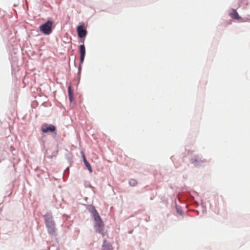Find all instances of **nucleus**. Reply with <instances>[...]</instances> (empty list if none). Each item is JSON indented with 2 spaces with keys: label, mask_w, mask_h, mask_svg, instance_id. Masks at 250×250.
<instances>
[{
  "label": "nucleus",
  "mask_w": 250,
  "mask_h": 250,
  "mask_svg": "<svg viewBox=\"0 0 250 250\" xmlns=\"http://www.w3.org/2000/svg\"><path fill=\"white\" fill-rule=\"evenodd\" d=\"M45 222L48 233L51 235H54L55 233V223L52 220V216H45Z\"/></svg>",
  "instance_id": "1"
},
{
  "label": "nucleus",
  "mask_w": 250,
  "mask_h": 250,
  "mask_svg": "<svg viewBox=\"0 0 250 250\" xmlns=\"http://www.w3.org/2000/svg\"><path fill=\"white\" fill-rule=\"evenodd\" d=\"M53 22L51 21H47L45 23L40 26L41 32L45 35H49L52 31V27Z\"/></svg>",
  "instance_id": "2"
},
{
  "label": "nucleus",
  "mask_w": 250,
  "mask_h": 250,
  "mask_svg": "<svg viewBox=\"0 0 250 250\" xmlns=\"http://www.w3.org/2000/svg\"><path fill=\"white\" fill-rule=\"evenodd\" d=\"M94 220L95 221L94 227L96 231L102 235H104L105 232L104 231V224L101 217H100Z\"/></svg>",
  "instance_id": "3"
},
{
  "label": "nucleus",
  "mask_w": 250,
  "mask_h": 250,
  "mask_svg": "<svg viewBox=\"0 0 250 250\" xmlns=\"http://www.w3.org/2000/svg\"><path fill=\"white\" fill-rule=\"evenodd\" d=\"M41 130L43 133L52 132L55 131L56 127L52 125L45 124L42 125Z\"/></svg>",
  "instance_id": "4"
},
{
  "label": "nucleus",
  "mask_w": 250,
  "mask_h": 250,
  "mask_svg": "<svg viewBox=\"0 0 250 250\" xmlns=\"http://www.w3.org/2000/svg\"><path fill=\"white\" fill-rule=\"evenodd\" d=\"M190 161L191 163L198 166L200 165L201 163L205 162L206 161L205 159H202V157L201 156L197 155L192 158L190 160Z\"/></svg>",
  "instance_id": "5"
},
{
  "label": "nucleus",
  "mask_w": 250,
  "mask_h": 250,
  "mask_svg": "<svg viewBox=\"0 0 250 250\" xmlns=\"http://www.w3.org/2000/svg\"><path fill=\"white\" fill-rule=\"evenodd\" d=\"M77 32L80 38H84L86 35V31L83 28V26L80 25L77 27Z\"/></svg>",
  "instance_id": "6"
},
{
  "label": "nucleus",
  "mask_w": 250,
  "mask_h": 250,
  "mask_svg": "<svg viewBox=\"0 0 250 250\" xmlns=\"http://www.w3.org/2000/svg\"><path fill=\"white\" fill-rule=\"evenodd\" d=\"M80 63H83L84 61V58L85 54V48L84 44H82L80 46Z\"/></svg>",
  "instance_id": "7"
},
{
  "label": "nucleus",
  "mask_w": 250,
  "mask_h": 250,
  "mask_svg": "<svg viewBox=\"0 0 250 250\" xmlns=\"http://www.w3.org/2000/svg\"><path fill=\"white\" fill-rule=\"evenodd\" d=\"M88 210L92 214L94 219L98 218L100 217L99 213H98L97 210L95 209V208L94 207H93V206L89 207L88 208Z\"/></svg>",
  "instance_id": "8"
},
{
  "label": "nucleus",
  "mask_w": 250,
  "mask_h": 250,
  "mask_svg": "<svg viewBox=\"0 0 250 250\" xmlns=\"http://www.w3.org/2000/svg\"><path fill=\"white\" fill-rule=\"evenodd\" d=\"M230 16L232 19L237 20H240L242 19L235 9H232L231 12L230 13Z\"/></svg>",
  "instance_id": "9"
},
{
  "label": "nucleus",
  "mask_w": 250,
  "mask_h": 250,
  "mask_svg": "<svg viewBox=\"0 0 250 250\" xmlns=\"http://www.w3.org/2000/svg\"><path fill=\"white\" fill-rule=\"evenodd\" d=\"M103 250H113L112 245L104 240L103 245Z\"/></svg>",
  "instance_id": "10"
},
{
  "label": "nucleus",
  "mask_w": 250,
  "mask_h": 250,
  "mask_svg": "<svg viewBox=\"0 0 250 250\" xmlns=\"http://www.w3.org/2000/svg\"><path fill=\"white\" fill-rule=\"evenodd\" d=\"M68 96L70 102H72L73 100V92L70 85L68 87Z\"/></svg>",
  "instance_id": "11"
},
{
  "label": "nucleus",
  "mask_w": 250,
  "mask_h": 250,
  "mask_svg": "<svg viewBox=\"0 0 250 250\" xmlns=\"http://www.w3.org/2000/svg\"><path fill=\"white\" fill-rule=\"evenodd\" d=\"M83 159H84V164H85L86 167H87L88 170L90 172H91L92 171V168H91V167L90 164L86 160V159H85L84 156H83Z\"/></svg>",
  "instance_id": "12"
},
{
  "label": "nucleus",
  "mask_w": 250,
  "mask_h": 250,
  "mask_svg": "<svg viewBox=\"0 0 250 250\" xmlns=\"http://www.w3.org/2000/svg\"><path fill=\"white\" fill-rule=\"evenodd\" d=\"M129 183L131 186H135L137 184V182L135 179H131Z\"/></svg>",
  "instance_id": "13"
}]
</instances>
